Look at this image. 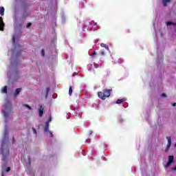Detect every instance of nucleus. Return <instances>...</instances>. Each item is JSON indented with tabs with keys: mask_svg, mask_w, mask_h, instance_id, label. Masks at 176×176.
<instances>
[{
	"mask_svg": "<svg viewBox=\"0 0 176 176\" xmlns=\"http://www.w3.org/2000/svg\"><path fill=\"white\" fill-rule=\"evenodd\" d=\"M0 155H2L3 162H6L8 160V157H9V155H10V151H9V146L6 145L5 142H2L1 146L0 147Z\"/></svg>",
	"mask_w": 176,
	"mask_h": 176,
	"instance_id": "f257e3e1",
	"label": "nucleus"
},
{
	"mask_svg": "<svg viewBox=\"0 0 176 176\" xmlns=\"http://www.w3.org/2000/svg\"><path fill=\"white\" fill-rule=\"evenodd\" d=\"M112 91V89H103L102 91L98 92V96L99 98H101V100H106L111 96V92Z\"/></svg>",
	"mask_w": 176,
	"mask_h": 176,
	"instance_id": "f03ea898",
	"label": "nucleus"
},
{
	"mask_svg": "<svg viewBox=\"0 0 176 176\" xmlns=\"http://www.w3.org/2000/svg\"><path fill=\"white\" fill-rule=\"evenodd\" d=\"M166 139L168 140V144L165 148V152H167L168 149H170V146H171V138L170 136H167Z\"/></svg>",
	"mask_w": 176,
	"mask_h": 176,
	"instance_id": "7ed1b4c3",
	"label": "nucleus"
},
{
	"mask_svg": "<svg viewBox=\"0 0 176 176\" xmlns=\"http://www.w3.org/2000/svg\"><path fill=\"white\" fill-rule=\"evenodd\" d=\"M43 111H45V109L43 108V106L41 105L38 109V116L40 118H42V116H43Z\"/></svg>",
	"mask_w": 176,
	"mask_h": 176,
	"instance_id": "20e7f679",
	"label": "nucleus"
},
{
	"mask_svg": "<svg viewBox=\"0 0 176 176\" xmlns=\"http://www.w3.org/2000/svg\"><path fill=\"white\" fill-rule=\"evenodd\" d=\"M3 27H5L3 19L0 16V31H3Z\"/></svg>",
	"mask_w": 176,
	"mask_h": 176,
	"instance_id": "39448f33",
	"label": "nucleus"
},
{
	"mask_svg": "<svg viewBox=\"0 0 176 176\" xmlns=\"http://www.w3.org/2000/svg\"><path fill=\"white\" fill-rule=\"evenodd\" d=\"M124 101H126V98L118 99V100L116 102V104H122V102H124Z\"/></svg>",
	"mask_w": 176,
	"mask_h": 176,
	"instance_id": "423d86ee",
	"label": "nucleus"
},
{
	"mask_svg": "<svg viewBox=\"0 0 176 176\" xmlns=\"http://www.w3.org/2000/svg\"><path fill=\"white\" fill-rule=\"evenodd\" d=\"M1 93L6 94L8 93V86H4L1 89Z\"/></svg>",
	"mask_w": 176,
	"mask_h": 176,
	"instance_id": "0eeeda50",
	"label": "nucleus"
},
{
	"mask_svg": "<svg viewBox=\"0 0 176 176\" xmlns=\"http://www.w3.org/2000/svg\"><path fill=\"white\" fill-rule=\"evenodd\" d=\"M0 14L1 16H3V14H5V8L0 7Z\"/></svg>",
	"mask_w": 176,
	"mask_h": 176,
	"instance_id": "6e6552de",
	"label": "nucleus"
},
{
	"mask_svg": "<svg viewBox=\"0 0 176 176\" xmlns=\"http://www.w3.org/2000/svg\"><path fill=\"white\" fill-rule=\"evenodd\" d=\"M44 130L47 133V131H49V122H45V126L44 128Z\"/></svg>",
	"mask_w": 176,
	"mask_h": 176,
	"instance_id": "1a4fd4ad",
	"label": "nucleus"
},
{
	"mask_svg": "<svg viewBox=\"0 0 176 176\" xmlns=\"http://www.w3.org/2000/svg\"><path fill=\"white\" fill-rule=\"evenodd\" d=\"M168 2H171V0H162V3L164 7L167 6Z\"/></svg>",
	"mask_w": 176,
	"mask_h": 176,
	"instance_id": "9d476101",
	"label": "nucleus"
},
{
	"mask_svg": "<svg viewBox=\"0 0 176 176\" xmlns=\"http://www.w3.org/2000/svg\"><path fill=\"white\" fill-rule=\"evenodd\" d=\"M166 25H167V27H170V25H173L174 27H175L176 23H173L171 21H168L166 23Z\"/></svg>",
	"mask_w": 176,
	"mask_h": 176,
	"instance_id": "9b49d317",
	"label": "nucleus"
},
{
	"mask_svg": "<svg viewBox=\"0 0 176 176\" xmlns=\"http://www.w3.org/2000/svg\"><path fill=\"white\" fill-rule=\"evenodd\" d=\"M20 91H21V88H18L16 89L15 93H14L15 97H16V96H19V94H20Z\"/></svg>",
	"mask_w": 176,
	"mask_h": 176,
	"instance_id": "f8f14e48",
	"label": "nucleus"
},
{
	"mask_svg": "<svg viewBox=\"0 0 176 176\" xmlns=\"http://www.w3.org/2000/svg\"><path fill=\"white\" fill-rule=\"evenodd\" d=\"M168 162H170V163H173L174 162V156L173 155H169L168 157Z\"/></svg>",
	"mask_w": 176,
	"mask_h": 176,
	"instance_id": "ddd939ff",
	"label": "nucleus"
},
{
	"mask_svg": "<svg viewBox=\"0 0 176 176\" xmlns=\"http://www.w3.org/2000/svg\"><path fill=\"white\" fill-rule=\"evenodd\" d=\"M100 46H101V47H105L107 49V50H109V47L108 45H107V44L101 43Z\"/></svg>",
	"mask_w": 176,
	"mask_h": 176,
	"instance_id": "4468645a",
	"label": "nucleus"
},
{
	"mask_svg": "<svg viewBox=\"0 0 176 176\" xmlns=\"http://www.w3.org/2000/svg\"><path fill=\"white\" fill-rule=\"evenodd\" d=\"M9 107H10V108L12 107V103H10V102H7L6 104V108H9Z\"/></svg>",
	"mask_w": 176,
	"mask_h": 176,
	"instance_id": "2eb2a0df",
	"label": "nucleus"
},
{
	"mask_svg": "<svg viewBox=\"0 0 176 176\" xmlns=\"http://www.w3.org/2000/svg\"><path fill=\"white\" fill-rule=\"evenodd\" d=\"M72 87H69V95L72 96Z\"/></svg>",
	"mask_w": 176,
	"mask_h": 176,
	"instance_id": "dca6fc26",
	"label": "nucleus"
},
{
	"mask_svg": "<svg viewBox=\"0 0 176 176\" xmlns=\"http://www.w3.org/2000/svg\"><path fill=\"white\" fill-rule=\"evenodd\" d=\"M4 118H9V113L3 111Z\"/></svg>",
	"mask_w": 176,
	"mask_h": 176,
	"instance_id": "f3484780",
	"label": "nucleus"
},
{
	"mask_svg": "<svg viewBox=\"0 0 176 176\" xmlns=\"http://www.w3.org/2000/svg\"><path fill=\"white\" fill-rule=\"evenodd\" d=\"M171 163L173 162H170V161H168L167 164L165 165L166 168H167V167H170V164H171Z\"/></svg>",
	"mask_w": 176,
	"mask_h": 176,
	"instance_id": "a211bd4d",
	"label": "nucleus"
},
{
	"mask_svg": "<svg viewBox=\"0 0 176 176\" xmlns=\"http://www.w3.org/2000/svg\"><path fill=\"white\" fill-rule=\"evenodd\" d=\"M31 25H32V23H28L26 25L27 28H29V27H31Z\"/></svg>",
	"mask_w": 176,
	"mask_h": 176,
	"instance_id": "6ab92c4d",
	"label": "nucleus"
},
{
	"mask_svg": "<svg viewBox=\"0 0 176 176\" xmlns=\"http://www.w3.org/2000/svg\"><path fill=\"white\" fill-rule=\"evenodd\" d=\"M41 55L44 57V56H45V50H41Z\"/></svg>",
	"mask_w": 176,
	"mask_h": 176,
	"instance_id": "aec40b11",
	"label": "nucleus"
},
{
	"mask_svg": "<svg viewBox=\"0 0 176 176\" xmlns=\"http://www.w3.org/2000/svg\"><path fill=\"white\" fill-rule=\"evenodd\" d=\"M12 42L14 43L16 42V37L14 36H12Z\"/></svg>",
	"mask_w": 176,
	"mask_h": 176,
	"instance_id": "412c9836",
	"label": "nucleus"
},
{
	"mask_svg": "<svg viewBox=\"0 0 176 176\" xmlns=\"http://www.w3.org/2000/svg\"><path fill=\"white\" fill-rule=\"evenodd\" d=\"M25 107H26V108H28V109H32L31 108V106L28 105V104H25Z\"/></svg>",
	"mask_w": 176,
	"mask_h": 176,
	"instance_id": "4be33fe9",
	"label": "nucleus"
},
{
	"mask_svg": "<svg viewBox=\"0 0 176 176\" xmlns=\"http://www.w3.org/2000/svg\"><path fill=\"white\" fill-rule=\"evenodd\" d=\"M100 55H102V56H105V52L104 51L100 52Z\"/></svg>",
	"mask_w": 176,
	"mask_h": 176,
	"instance_id": "5701e85b",
	"label": "nucleus"
},
{
	"mask_svg": "<svg viewBox=\"0 0 176 176\" xmlns=\"http://www.w3.org/2000/svg\"><path fill=\"white\" fill-rule=\"evenodd\" d=\"M6 173H9L10 171V167H8L6 170Z\"/></svg>",
	"mask_w": 176,
	"mask_h": 176,
	"instance_id": "b1692460",
	"label": "nucleus"
},
{
	"mask_svg": "<svg viewBox=\"0 0 176 176\" xmlns=\"http://www.w3.org/2000/svg\"><path fill=\"white\" fill-rule=\"evenodd\" d=\"M162 97L166 98V97H167V95H166V94L163 93V94H162Z\"/></svg>",
	"mask_w": 176,
	"mask_h": 176,
	"instance_id": "393cba45",
	"label": "nucleus"
},
{
	"mask_svg": "<svg viewBox=\"0 0 176 176\" xmlns=\"http://www.w3.org/2000/svg\"><path fill=\"white\" fill-rule=\"evenodd\" d=\"M96 52H93V53L91 54V57H94V56H96Z\"/></svg>",
	"mask_w": 176,
	"mask_h": 176,
	"instance_id": "a878e982",
	"label": "nucleus"
},
{
	"mask_svg": "<svg viewBox=\"0 0 176 176\" xmlns=\"http://www.w3.org/2000/svg\"><path fill=\"white\" fill-rule=\"evenodd\" d=\"M32 130H33V133H34V134H36V129H35L34 128H33Z\"/></svg>",
	"mask_w": 176,
	"mask_h": 176,
	"instance_id": "bb28decb",
	"label": "nucleus"
},
{
	"mask_svg": "<svg viewBox=\"0 0 176 176\" xmlns=\"http://www.w3.org/2000/svg\"><path fill=\"white\" fill-rule=\"evenodd\" d=\"M29 164H31V157H28Z\"/></svg>",
	"mask_w": 176,
	"mask_h": 176,
	"instance_id": "cd10ccee",
	"label": "nucleus"
},
{
	"mask_svg": "<svg viewBox=\"0 0 176 176\" xmlns=\"http://www.w3.org/2000/svg\"><path fill=\"white\" fill-rule=\"evenodd\" d=\"M50 134V137H53V133H52V131H49Z\"/></svg>",
	"mask_w": 176,
	"mask_h": 176,
	"instance_id": "c85d7f7f",
	"label": "nucleus"
},
{
	"mask_svg": "<svg viewBox=\"0 0 176 176\" xmlns=\"http://www.w3.org/2000/svg\"><path fill=\"white\" fill-rule=\"evenodd\" d=\"M16 142V140H14V138H12V143L14 144Z\"/></svg>",
	"mask_w": 176,
	"mask_h": 176,
	"instance_id": "c756f323",
	"label": "nucleus"
},
{
	"mask_svg": "<svg viewBox=\"0 0 176 176\" xmlns=\"http://www.w3.org/2000/svg\"><path fill=\"white\" fill-rule=\"evenodd\" d=\"M172 106H173V107H176V103H175H175H173V104H172Z\"/></svg>",
	"mask_w": 176,
	"mask_h": 176,
	"instance_id": "7c9ffc66",
	"label": "nucleus"
},
{
	"mask_svg": "<svg viewBox=\"0 0 176 176\" xmlns=\"http://www.w3.org/2000/svg\"><path fill=\"white\" fill-rule=\"evenodd\" d=\"M47 122H52V118H50L49 120L47 121Z\"/></svg>",
	"mask_w": 176,
	"mask_h": 176,
	"instance_id": "2f4dec72",
	"label": "nucleus"
},
{
	"mask_svg": "<svg viewBox=\"0 0 176 176\" xmlns=\"http://www.w3.org/2000/svg\"><path fill=\"white\" fill-rule=\"evenodd\" d=\"M47 91H49V88L47 89Z\"/></svg>",
	"mask_w": 176,
	"mask_h": 176,
	"instance_id": "473e14b6",
	"label": "nucleus"
},
{
	"mask_svg": "<svg viewBox=\"0 0 176 176\" xmlns=\"http://www.w3.org/2000/svg\"><path fill=\"white\" fill-rule=\"evenodd\" d=\"M1 176H4V175H3V173H2Z\"/></svg>",
	"mask_w": 176,
	"mask_h": 176,
	"instance_id": "72a5a7b5",
	"label": "nucleus"
}]
</instances>
